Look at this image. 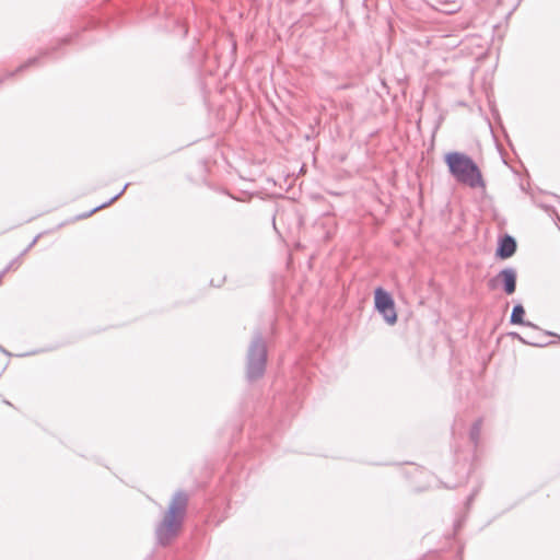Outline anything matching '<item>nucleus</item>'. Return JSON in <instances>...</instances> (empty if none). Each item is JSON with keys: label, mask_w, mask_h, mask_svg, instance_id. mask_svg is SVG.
<instances>
[{"label": "nucleus", "mask_w": 560, "mask_h": 560, "mask_svg": "<svg viewBox=\"0 0 560 560\" xmlns=\"http://www.w3.org/2000/svg\"><path fill=\"white\" fill-rule=\"evenodd\" d=\"M545 336H556V334L550 332V331H545Z\"/></svg>", "instance_id": "nucleus-14"}, {"label": "nucleus", "mask_w": 560, "mask_h": 560, "mask_svg": "<svg viewBox=\"0 0 560 560\" xmlns=\"http://www.w3.org/2000/svg\"><path fill=\"white\" fill-rule=\"evenodd\" d=\"M517 248L516 241L513 236L505 234L499 240L498 247L495 249V256L500 259H508L512 257Z\"/></svg>", "instance_id": "nucleus-6"}, {"label": "nucleus", "mask_w": 560, "mask_h": 560, "mask_svg": "<svg viewBox=\"0 0 560 560\" xmlns=\"http://www.w3.org/2000/svg\"><path fill=\"white\" fill-rule=\"evenodd\" d=\"M374 306L387 324L394 325L397 322L395 301L392 294L382 287L374 291Z\"/></svg>", "instance_id": "nucleus-4"}, {"label": "nucleus", "mask_w": 560, "mask_h": 560, "mask_svg": "<svg viewBox=\"0 0 560 560\" xmlns=\"http://www.w3.org/2000/svg\"><path fill=\"white\" fill-rule=\"evenodd\" d=\"M267 345L260 331H257L249 343L246 358V377L249 382L264 376L267 364Z\"/></svg>", "instance_id": "nucleus-3"}, {"label": "nucleus", "mask_w": 560, "mask_h": 560, "mask_svg": "<svg viewBox=\"0 0 560 560\" xmlns=\"http://www.w3.org/2000/svg\"><path fill=\"white\" fill-rule=\"evenodd\" d=\"M70 40V37L63 38L62 43H68Z\"/></svg>", "instance_id": "nucleus-15"}, {"label": "nucleus", "mask_w": 560, "mask_h": 560, "mask_svg": "<svg viewBox=\"0 0 560 560\" xmlns=\"http://www.w3.org/2000/svg\"><path fill=\"white\" fill-rule=\"evenodd\" d=\"M36 241H37V237H35V238L33 240V242L31 243L30 247H31V246H33V245L36 243Z\"/></svg>", "instance_id": "nucleus-16"}, {"label": "nucleus", "mask_w": 560, "mask_h": 560, "mask_svg": "<svg viewBox=\"0 0 560 560\" xmlns=\"http://www.w3.org/2000/svg\"><path fill=\"white\" fill-rule=\"evenodd\" d=\"M444 162L450 174L460 184L470 188H486L477 163L466 153L452 151L445 154Z\"/></svg>", "instance_id": "nucleus-2"}, {"label": "nucleus", "mask_w": 560, "mask_h": 560, "mask_svg": "<svg viewBox=\"0 0 560 560\" xmlns=\"http://www.w3.org/2000/svg\"><path fill=\"white\" fill-rule=\"evenodd\" d=\"M0 351H2L3 353H8L1 346H0Z\"/></svg>", "instance_id": "nucleus-18"}, {"label": "nucleus", "mask_w": 560, "mask_h": 560, "mask_svg": "<svg viewBox=\"0 0 560 560\" xmlns=\"http://www.w3.org/2000/svg\"><path fill=\"white\" fill-rule=\"evenodd\" d=\"M19 257L13 259L8 266H11V268L14 266L15 262H18Z\"/></svg>", "instance_id": "nucleus-13"}, {"label": "nucleus", "mask_w": 560, "mask_h": 560, "mask_svg": "<svg viewBox=\"0 0 560 560\" xmlns=\"http://www.w3.org/2000/svg\"><path fill=\"white\" fill-rule=\"evenodd\" d=\"M187 505L188 494L183 490L176 491L163 520L155 527L156 545L166 547L177 537L184 524Z\"/></svg>", "instance_id": "nucleus-1"}, {"label": "nucleus", "mask_w": 560, "mask_h": 560, "mask_svg": "<svg viewBox=\"0 0 560 560\" xmlns=\"http://www.w3.org/2000/svg\"><path fill=\"white\" fill-rule=\"evenodd\" d=\"M524 315H525V310H524L523 305L521 303H516L513 306V310H512V313L510 316V323L512 325H522V326H527V327H530L534 329H538L537 325H535L532 322L525 320Z\"/></svg>", "instance_id": "nucleus-7"}, {"label": "nucleus", "mask_w": 560, "mask_h": 560, "mask_svg": "<svg viewBox=\"0 0 560 560\" xmlns=\"http://www.w3.org/2000/svg\"><path fill=\"white\" fill-rule=\"evenodd\" d=\"M478 493V490H474L467 498L466 504L469 506L471 502L474 501L476 494Z\"/></svg>", "instance_id": "nucleus-12"}, {"label": "nucleus", "mask_w": 560, "mask_h": 560, "mask_svg": "<svg viewBox=\"0 0 560 560\" xmlns=\"http://www.w3.org/2000/svg\"><path fill=\"white\" fill-rule=\"evenodd\" d=\"M534 342H545L544 340L541 339H538V340H533Z\"/></svg>", "instance_id": "nucleus-17"}, {"label": "nucleus", "mask_w": 560, "mask_h": 560, "mask_svg": "<svg viewBox=\"0 0 560 560\" xmlns=\"http://www.w3.org/2000/svg\"><path fill=\"white\" fill-rule=\"evenodd\" d=\"M509 336H511L513 339H516L524 345H529V346H534V347H545L550 343V342H534L532 340L525 339L516 331L510 332Z\"/></svg>", "instance_id": "nucleus-11"}, {"label": "nucleus", "mask_w": 560, "mask_h": 560, "mask_svg": "<svg viewBox=\"0 0 560 560\" xmlns=\"http://www.w3.org/2000/svg\"><path fill=\"white\" fill-rule=\"evenodd\" d=\"M48 54H49V51H48V50H43V51H40L38 56L27 59L24 63H22L21 66H19V67L16 68V70H15V71H13V72H8L5 77H7V78H12L15 73L22 72V71L26 70L27 68H30L31 66H35V65H37V63H38V61H39V59H40L43 56H47Z\"/></svg>", "instance_id": "nucleus-8"}, {"label": "nucleus", "mask_w": 560, "mask_h": 560, "mask_svg": "<svg viewBox=\"0 0 560 560\" xmlns=\"http://www.w3.org/2000/svg\"><path fill=\"white\" fill-rule=\"evenodd\" d=\"M127 186H128V184H126V185L124 186V188H122L118 194H116L114 197H112L108 201H106V202H104V203H102V205H100V206L95 207L94 209H92V210H91V211H89L88 213L83 214V215H82V218H88V217H90L91 214H93L94 212H96L97 210H100V209H102V208H104V207H107V206H109L110 203H113L115 200H117V199H118V198L124 194V191L126 190Z\"/></svg>", "instance_id": "nucleus-10"}, {"label": "nucleus", "mask_w": 560, "mask_h": 560, "mask_svg": "<svg viewBox=\"0 0 560 560\" xmlns=\"http://www.w3.org/2000/svg\"><path fill=\"white\" fill-rule=\"evenodd\" d=\"M481 428H482V419L479 418L472 423V425L469 430V440L474 444L475 447H477L479 444Z\"/></svg>", "instance_id": "nucleus-9"}, {"label": "nucleus", "mask_w": 560, "mask_h": 560, "mask_svg": "<svg viewBox=\"0 0 560 560\" xmlns=\"http://www.w3.org/2000/svg\"><path fill=\"white\" fill-rule=\"evenodd\" d=\"M517 272L513 267H506L488 281V288L495 290L501 288L506 295H512L516 290Z\"/></svg>", "instance_id": "nucleus-5"}]
</instances>
